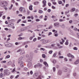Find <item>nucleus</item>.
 Listing matches in <instances>:
<instances>
[{"instance_id":"obj_1","label":"nucleus","mask_w":79,"mask_h":79,"mask_svg":"<svg viewBox=\"0 0 79 79\" xmlns=\"http://www.w3.org/2000/svg\"><path fill=\"white\" fill-rule=\"evenodd\" d=\"M0 5L2 7H4V9L5 10H8V8L6 7H5L7 5V2H6L5 1H2L1 2Z\"/></svg>"},{"instance_id":"obj_2","label":"nucleus","mask_w":79,"mask_h":79,"mask_svg":"<svg viewBox=\"0 0 79 79\" xmlns=\"http://www.w3.org/2000/svg\"><path fill=\"white\" fill-rule=\"evenodd\" d=\"M10 74V71L8 69H5L4 70V75L9 76Z\"/></svg>"},{"instance_id":"obj_3","label":"nucleus","mask_w":79,"mask_h":79,"mask_svg":"<svg viewBox=\"0 0 79 79\" xmlns=\"http://www.w3.org/2000/svg\"><path fill=\"white\" fill-rule=\"evenodd\" d=\"M19 10L20 12H23V11L24 12L26 11L25 8L23 7H20L19 8Z\"/></svg>"},{"instance_id":"obj_4","label":"nucleus","mask_w":79,"mask_h":79,"mask_svg":"<svg viewBox=\"0 0 79 79\" xmlns=\"http://www.w3.org/2000/svg\"><path fill=\"white\" fill-rule=\"evenodd\" d=\"M19 64L20 65V66L21 68H23L24 67V65H23V61H19Z\"/></svg>"},{"instance_id":"obj_5","label":"nucleus","mask_w":79,"mask_h":79,"mask_svg":"<svg viewBox=\"0 0 79 79\" xmlns=\"http://www.w3.org/2000/svg\"><path fill=\"white\" fill-rule=\"evenodd\" d=\"M51 42V40H44L43 42V44H47V43H48V42Z\"/></svg>"},{"instance_id":"obj_6","label":"nucleus","mask_w":79,"mask_h":79,"mask_svg":"<svg viewBox=\"0 0 79 79\" xmlns=\"http://www.w3.org/2000/svg\"><path fill=\"white\" fill-rule=\"evenodd\" d=\"M39 74L37 73H35L34 74L33 77L35 78H36L37 77H39Z\"/></svg>"},{"instance_id":"obj_7","label":"nucleus","mask_w":79,"mask_h":79,"mask_svg":"<svg viewBox=\"0 0 79 79\" xmlns=\"http://www.w3.org/2000/svg\"><path fill=\"white\" fill-rule=\"evenodd\" d=\"M60 25V23L58 22H56L54 23V25L55 27H57Z\"/></svg>"},{"instance_id":"obj_8","label":"nucleus","mask_w":79,"mask_h":79,"mask_svg":"<svg viewBox=\"0 0 79 79\" xmlns=\"http://www.w3.org/2000/svg\"><path fill=\"white\" fill-rule=\"evenodd\" d=\"M25 53V51L24 50L22 49V51H21V52H20V55H24Z\"/></svg>"},{"instance_id":"obj_9","label":"nucleus","mask_w":79,"mask_h":79,"mask_svg":"<svg viewBox=\"0 0 79 79\" xmlns=\"http://www.w3.org/2000/svg\"><path fill=\"white\" fill-rule=\"evenodd\" d=\"M43 7H45L46 6V1L45 0H44L43 2Z\"/></svg>"},{"instance_id":"obj_10","label":"nucleus","mask_w":79,"mask_h":79,"mask_svg":"<svg viewBox=\"0 0 79 79\" xmlns=\"http://www.w3.org/2000/svg\"><path fill=\"white\" fill-rule=\"evenodd\" d=\"M51 1L52 2V3L53 4V5H56V2H55V0H51Z\"/></svg>"},{"instance_id":"obj_11","label":"nucleus","mask_w":79,"mask_h":79,"mask_svg":"<svg viewBox=\"0 0 79 79\" xmlns=\"http://www.w3.org/2000/svg\"><path fill=\"white\" fill-rule=\"evenodd\" d=\"M79 63V60L77 59V60H76L75 62H74V64H78Z\"/></svg>"},{"instance_id":"obj_12","label":"nucleus","mask_w":79,"mask_h":79,"mask_svg":"<svg viewBox=\"0 0 79 79\" xmlns=\"http://www.w3.org/2000/svg\"><path fill=\"white\" fill-rule=\"evenodd\" d=\"M64 72H67L68 71V68L66 67H64Z\"/></svg>"},{"instance_id":"obj_13","label":"nucleus","mask_w":79,"mask_h":79,"mask_svg":"<svg viewBox=\"0 0 79 79\" xmlns=\"http://www.w3.org/2000/svg\"><path fill=\"white\" fill-rule=\"evenodd\" d=\"M32 5H31L29 7V9L30 10H31V11H32Z\"/></svg>"},{"instance_id":"obj_14","label":"nucleus","mask_w":79,"mask_h":79,"mask_svg":"<svg viewBox=\"0 0 79 79\" xmlns=\"http://www.w3.org/2000/svg\"><path fill=\"white\" fill-rule=\"evenodd\" d=\"M61 74H62V72L61 70H59L58 73V75H60L61 76Z\"/></svg>"},{"instance_id":"obj_15","label":"nucleus","mask_w":79,"mask_h":79,"mask_svg":"<svg viewBox=\"0 0 79 79\" xmlns=\"http://www.w3.org/2000/svg\"><path fill=\"white\" fill-rule=\"evenodd\" d=\"M7 46L9 47H12V46H13V44L10 43H9L7 44Z\"/></svg>"},{"instance_id":"obj_16","label":"nucleus","mask_w":79,"mask_h":79,"mask_svg":"<svg viewBox=\"0 0 79 79\" xmlns=\"http://www.w3.org/2000/svg\"><path fill=\"white\" fill-rule=\"evenodd\" d=\"M36 66L37 67H42V64H40V63H38L36 64Z\"/></svg>"},{"instance_id":"obj_17","label":"nucleus","mask_w":79,"mask_h":79,"mask_svg":"<svg viewBox=\"0 0 79 79\" xmlns=\"http://www.w3.org/2000/svg\"><path fill=\"white\" fill-rule=\"evenodd\" d=\"M68 40H66V42L65 43V44L66 45H68L69 44V43L68 42Z\"/></svg>"},{"instance_id":"obj_18","label":"nucleus","mask_w":79,"mask_h":79,"mask_svg":"<svg viewBox=\"0 0 79 79\" xmlns=\"http://www.w3.org/2000/svg\"><path fill=\"white\" fill-rule=\"evenodd\" d=\"M25 38L24 37H19L18 38V40H23V39H24Z\"/></svg>"},{"instance_id":"obj_19","label":"nucleus","mask_w":79,"mask_h":79,"mask_svg":"<svg viewBox=\"0 0 79 79\" xmlns=\"http://www.w3.org/2000/svg\"><path fill=\"white\" fill-rule=\"evenodd\" d=\"M44 64L46 66H48V64H47V62H44Z\"/></svg>"},{"instance_id":"obj_20","label":"nucleus","mask_w":79,"mask_h":79,"mask_svg":"<svg viewBox=\"0 0 79 79\" xmlns=\"http://www.w3.org/2000/svg\"><path fill=\"white\" fill-rule=\"evenodd\" d=\"M28 66L29 68L31 67L32 66V64L31 63H29L28 64Z\"/></svg>"},{"instance_id":"obj_21","label":"nucleus","mask_w":79,"mask_h":79,"mask_svg":"<svg viewBox=\"0 0 79 79\" xmlns=\"http://www.w3.org/2000/svg\"><path fill=\"white\" fill-rule=\"evenodd\" d=\"M23 56L20 57L19 59V61H22V60H23Z\"/></svg>"},{"instance_id":"obj_22","label":"nucleus","mask_w":79,"mask_h":79,"mask_svg":"<svg viewBox=\"0 0 79 79\" xmlns=\"http://www.w3.org/2000/svg\"><path fill=\"white\" fill-rule=\"evenodd\" d=\"M25 30H23V29H21V31H24V30H27V29H28V28L27 27H26L25 28Z\"/></svg>"},{"instance_id":"obj_23","label":"nucleus","mask_w":79,"mask_h":79,"mask_svg":"<svg viewBox=\"0 0 79 79\" xmlns=\"http://www.w3.org/2000/svg\"><path fill=\"white\" fill-rule=\"evenodd\" d=\"M57 55V52H56L55 53H54V54H53V56L54 57H55V56H56Z\"/></svg>"},{"instance_id":"obj_24","label":"nucleus","mask_w":79,"mask_h":79,"mask_svg":"<svg viewBox=\"0 0 79 79\" xmlns=\"http://www.w3.org/2000/svg\"><path fill=\"white\" fill-rule=\"evenodd\" d=\"M60 26L62 28H65V25L64 24H62Z\"/></svg>"},{"instance_id":"obj_25","label":"nucleus","mask_w":79,"mask_h":79,"mask_svg":"<svg viewBox=\"0 0 79 79\" xmlns=\"http://www.w3.org/2000/svg\"><path fill=\"white\" fill-rule=\"evenodd\" d=\"M34 4L35 5H38V4H39V2H35L34 3Z\"/></svg>"},{"instance_id":"obj_26","label":"nucleus","mask_w":79,"mask_h":79,"mask_svg":"<svg viewBox=\"0 0 79 79\" xmlns=\"http://www.w3.org/2000/svg\"><path fill=\"white\" fill-rule=\"evenodd\" d=\"M13 6V4H11L10 7H9V10H11Z\"/></svg>"},{"instance_id":"obj_27","label":"nucleus","mask_w":79,"mask_h":79,"mask_svg":"<svg viewBox=\"0 0 79 79\" xmlns=\"http://www.w3.org/2000/svg\"><path fill=\"white\" fill-rule=\"evenodd\" d=\"M58 3L59 5H61V4H62L63 2L61 1H58Z\"/></svg>"},{"instance_id":"obj_28","label":"nucleus","mask_w":79,"mask_h":79,"mask_svg":"<svg viewBox=\"0 0 79 79\" xmlns=\"http://www.w3.org/2000/svg\"><path fill=\"white\" fill-rule=\"evenodd\" d=\"M3 13V11H0V18L2 17V13Z\"/></svg>"},{"instance_id":"obj_29","label":"nucleus","mask_w":79,"mask_h":79,"mask_svg":"<svg viewBox=\"0 0 79 79\" xmlns=\"http://www.w3.org/2000/svg\"><path fill=\"white\" fill-rule=\"evenodd\" d=\"M35 79H41V75H39L38 77Z\"/></svg>"},{"instance_id":"obj_30","label":"nucleus","mask_w":79,"mask_h":79,"mask_svg":"<svg viewBox=\"0 0 79 79\" xmlns=\"http://www.w3.org/2000/svg\"><path fill=\"white\" fill-rule=\"evenodd\" d=\"M52 69L53 72H55V71H56V68L55 67H53L52 68Z\"/></svg>"},{"instance_id":"obj_31","label":"nucleus","mask_w":79,"mask_h":79,"mask_svg":"<svg viewBox=\"0 0 79 79\" xmlns=\"http://www.w3.org/2000/svg\"><path fill=\"white\" fill-rule=\"evenodd\" d=\"M39 13L41 14V13H43V11L41 10H39Z\"/></svg>"},{"instance_id":"obj_32","label":"nucleus","mask_w":79,"mask_h":79,"mask_svg":"<svg viewBox=\"0 0 79 79\" xmlns=\"http://www.w3.org/2000/svg\"><path fill=\"white\" fill-rule=\"evenodd\" d=\"M52 62L53 63L55 64V63H56V60H53Z\"/></svg>"},{"instance_id":"obj_33","label":"nucleus","mask_w":79,"mask_h":79,"mask_svg":"<svg viewBox=\"0 0 79 79\" xmlns=\"http://www.w3.org/2000/svg\"><path fill=\"white\" fill-rule=\"evenodd\" d=\"M59 21L60 22H63V21H64V20L62 19H59Z\"/></svg>"},{"instance_id":"obj_34","label":"nucleus","mask_w":79,"mask_h":79,"mask_svg":"<svg viewBox=\"0 0 79 79\" xmlns=\"http://www.w3.org/2000/svg\"><path fill=\"white\" fill-rule=\"evenodd\" d=\"M72 55V54L70 53H69L67 54V56L68 57H70V56H71Z\"/></svg>"},{"instance_id":"obj_35","label":"nucleus","mask_w":79,"mask_h":79,"mask_svg":"<svg viewBox=\"0 0 79 79\" xmlns=\"http://www.w3.org/2000/svg\"><path fill=\"white\" fill-rule=\"evenodd\" d=\"M22 50V49H19L18 50H17V53H18V52H21V51Z\"/></svg>"},{"instance_id":"obj_36","label":"nucleus","mask_w":79,"mask_h":79,"mask_svg":"<svg viewBox=\"0 0 79 79\" xmlns=\"http://www.w3.org/2000/svg\"><path fill=\"white\" fill-rule=\"evenodd\" d=\"M15 44L16 45H19L20 43L16 42L15 43Z\"/></svg>"},{"instance_id":"obj_37","label":"nucleus","mask_w":79,"mask_h":79,"mask_svg":"<svg viewBox=\"0 0 79 79\" xmlns=\"http://www.w3.org/2000/svg\"><path fill=\"white\" fill-rule=\"evenodd\" d=\"M73 50H77L78 49H77V48L76 47H75L73 48Z\"/></svg>"},{"instance_id":"obj_38","label":"nucleus","mask_w":79,"mask_h":79,"mask_svg":"<svg viewBox=\"0 0 79 79\" xmlns=\"http://www.w3.org/2000/svg\"><path fill=\"white\" fill-rule=\"evenodd\" d=\"M11 64V61H9L8 62V65H10Z\"/></svg>"},{"instance_id":"obj_39","label":"nucleus","mask_w":79,"mask_h":79,"mask_svg":"<svg viewBox=\"0 0 79 79\" xmlns=\"http://www.w3.org/2000/svg\"><path fill=\"white\" fill-rule=\"evenodd\" d=\"M11 25H12V27H11L12 28V29H15V27L14 26V24H11Z\"/></svg>"},{"instance_id":"obj_40","label":"nucleus","mask_w":79,"mask_h":79,"mask_svg":"<svg viewBox=\"0 0 79 79\" xmlns=\"http://www.w3.org/2000/svg\"><path fill=\"white\" fill-rule=\"evenodd\" d=\"M21 21V19H19L18 20V21H17V24H18V23H19V22H20V21Z\"/></svg>"},{"instance_id":"obj_41","label":"nucleus","mask_w":79,"mask_h":79,"mask_svg":"<svg viewBox=\"0 0 79 79\" xmlns=\"http://www.w3.org/2000/svg\"><path fill=\"white\" fill-rule=\"evenodd\" d=\"M42 56L43 58H45V55L44 54H43L42 55Z\"/></svg>"},{"instance_id":"obj_42","label":"nucleus","mask_w":79,"mask_h":79,"mask_svg":"<svg viewBox=\"0 0 79 79\" xmlns=\"http://www.w3.org/2000/svg\"><path fill=\"white\" fill-rule=\"evenodd\" d=\"M40 50H43V51H44L45 49L43 48H40Z\"/></svg>"},{"instance_id":"obj_43","label":"nucleus","mask_w":79,"mask_h":79,"mask_svg":"<svg viewBox=\"0 0 79 79\" xmlns=\"http://www.w3.org/2000/svg\"><path fill=\"white\" fill-rule=\"evenodd\" d=\"M27 69H28L26 67L24 68L23 69L24 71H27Z\"/></svg>"},{"instance_id":"obj_44","label":"nucleus","mask_w":79,"mask_h":79,"mask_svg":"<svg viewBox=\"0 0 79 79\" xmlns=\"http://www.w3.org/2000/svg\"><path fill=\"white\" fill-rule=\"evenodd\" d=\"M30 73L31 75H32V74H33V72H32V71H31Z\"/></svg>"},{"instance_id":"obj_45","label":"nucleus","mask_w":79,"mask_h":79,"mask_svg":"<svg viewBox=\"0 0 79 79\" xmlns=\"http://www.w3.org/2000/svg\"><path fill=\"white\" fill-rule=\"evenodd\" d=\"M52 52H53V51H49L48 52L49 53V54H52Z\"/></svg>"},{"instance_id":"obj_46","label":"nucleus","mask_w":79,"mask_h":79,"mask_svg":"<svg viewBox=\"0 0 79 79\" xmlns=\"http://www.w3.org/2000/svg\"><path fill=\"white\" fill-rule=\"evenodd\" d=\"M73 30H74V31H77V28L76 27H75L73 29Z\"/></svg>"},{"instance_id":"obj_47","label":"nucleus","mask_w":79,"mask_h":79,"mask_svg":"<svg viewBox=\"0 0 79 79\" xmlns=\"http://www.w3.org/2000/svg\"><path fill=\"white\" fill-rule=\"evenodd\" d=\"M6 61L5 60L2 61L1 62L2 63H5Z\"/></svg>"},{"instance_id":"obj_48","label":"nucleus","mask_w":79,"mask_h":79,"mask_svg":"<svg viewBox=\"0 0 79 79\" xmlns=\"http://www.w3.org/2000/svg\"><path fill=\"white\" fill-rule=\"evenodd\" d=\"M69 10H68L65 13V15H67V14H68V13H69Z\"/></svg>"},{"instance_id":"obj_49","label":"nucleus","mask_w":79,"mask_h":79,"mask_svg":"<svg viewBox=\"0 0 79 79\" xmlns=\"http://www.w3.org/2000/svg\"><path fill=\"white\" fill-rule=\"evenodd\" d=\"M37 40V38H35L33 39V42H35Z\"/></svg>"},{"instance_id":"obj_50","label":"nucleus","mask_w":79,"mask_h":79,"mask_svg":"<svg viewBox=\"0 0 79 79\" xmlns=\"http://www.w3.org/2000/svg\"><path fill=\"white\" fill-rule=\"evenodd\" d=\"M64 60L65 61H68V59L66 57L64 58Z\"/></svg>"},{"instance_id":"obj_51","label":"nucleus","mask_w":79,"mask_h":79,"mask_svg":"<svg viewBox=\"0 0 79 79\" xmlns=\"http://www.w3.org/2000/svg\"><path fill=\"white\" fill-rule=\"evenodd\" d=\"M75 10V9L74 8H72V11H71V12H73Z\"/></svg>"},{"instance_id":"obj_52","label":"nucleus","mask_w":79,"mask_h":79,"mask_svg":"<svg viewBox=\"0 0 79 79\" xmlns=\"http://www.w3.org/2000/svg\"><path fill=\"white\" fill-rule=\"evenodd\" d=\"M6 43H7V42H5L4 43V44L5 45V46H6V47H7V45H6Z\"/></svg>"},{"instance_id":"obj_53","label":"nucleus","mask_w":79,"mask_h":79,"mask_svg":"<svg viewBox=\"0 0 79 79\" xmlns=\"http://www.w3.org/2000/svg\"><path fill=\"white\" fill-rule=\"evenodd\" d=\"M10 57V56L9 55H8L6 56V58H9Z\"/></svg>"},{"instance_id":"obj_54","label":"nucleus","mask_w":79,"mask_h":79,"mask_svg":"<svg viewBox=\"0 0 79 79\" xmlns=\"http://www.w3.org/2000/svg\"><path fill=\"white\" fill-rule=\"evenodd\" d=\"M35 20H36V21L38 22L39 21H40V19H36Z\"/></svg>"},{"instance_id":"obj_55","label":"nucleus","mask_w":79,"mask_h":79,"mask_svg":"<svg viewBox=\"0 0 79 79\" xmlns=\"http://www.w3.org/2000/svg\"><path fill=\"white\" fill-rule=\"evenodd\" d=\"M19 75H17L15 77V79H17V78L19 77Z\"/></svg>"},{"instance_id":"obj_56","label":"nucleus","mask_w":79,"mask_h":79,"mask_svg":"<svg viewBox=\"0 0 79 79\" xmlns=\"http://www.w3.org/2000/svg\"><path fill=\"white\" fill-rule=\"evenodd\" d=\"M39 27H40V28L42 27H43V25H39Z\"/></svg>"},{"instance_id":"obj_57","label":"nucleus","mask_w":79,"mask_h":79,"mask_svg":"<svg viewBox=\"0 0 79 79\" xmlns=\"http://www.w3.org/2000/svg\"><path fill=\"white\" fill-rule=\"evenodd\" d=\"M74 57V56H73V55H71V58H72V59H73Z\"/></svg>"},{"instance_id":"obj_58","label":"nucleus","mask_w":79,"mask_h":79,"mask_svg":"<svg viewBox=\"0 0 79 79\" xmlns=\"http://www.w3.org/2000/svg\"><path fill=\"white\" fill-rule=\"evenodd\" d=\"M52 33L51 32H49L48 34V35H52Z\"/></svg>"},{"instance_id":"obj_59","label":"nucleus","mask_w":79,"mask_h":79,"mask_svg":"<svg viewBox=\"0 0 79 79\" xmlns=\"http://www.w3.org/2000/svg\"><path fill=\"white\" fill-rule=\"evenodd\" d=\"M34 52L35 53H38V51L37 50H35L34 51Z\"/></svg>"},{"instance_id":"obj_60","label":"nucleus","mask_w":79,"mask_h":79,"mask_svg":"<svg viewBox=\"0 0 79 79\" xmlns=\"http://www.w3.org/2000/svg\"><path fill=\"white\" fill-rule=\"evenodd\" d=\"M72 23H73V20H70V21H69V23H70V24H71Z\"/></svg>"},{"instance_id":"obj_61","label":"nucleus","mask_w":79,"mask_h":79,"mask_svg":"<svg viewBox=\"0 0 79 79\" xmlns=\"http://www.w3.org/2000/svg\"><path fill=\"white\" fill-rule=\"evenodd\" d=\"M59 58H64V57H63V56H59Z\"/></svg>"},{"instance_id":"obj_62","label":"nucleus","mask_w":79,"mask_h":79,"mask_svg":"<svg viewBox=\"0 0 79 79\" xmlns=\"http://www.w3.org/2000/svg\"><path fill=\"white\" fill-rule=\"evenodd\" d=\"M52 9H55L56 8V7L53 6H52Z\"/></svg>"},{"instance_id":"obj_63","label":"nucleus","mask_w":79,"mask_h":79,"mask_svg":"<svg viewBox=\"0 0 79 79\" xmlns=\"http://www.w3.org/2000/svg\"><path fill=\"white\" fill-rule=\"evenodd\" d=\"M15 71V68H14V69H13V70L11 71L12 73H14Z\"/></svg>"},{"instance_id":"obj_64","label":"nucleus","mask_w":79,"mask_h":79,"mask_svg":"<svg viewBox=\"0 0 79 79\" xmlns=\"http://www.w3.org/2000/svg\"><path fill=\"white\" fill-rule=\"evenodd\" d=\"M13 77H13V76L11 75L10 77V78L11 79H13Z\"/></svg>"}]
</instances>
